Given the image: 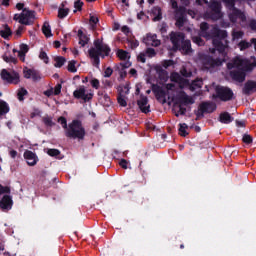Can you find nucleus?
<instances>
[{
	"label": "nucleus",
	"instance_id": "57",
	"mask_svg": "<svg viewBox=\"0 0 256 256\" xmlns=\"http://www.w3.org/2000/svg\"><path fill=\"white\" fill-rule=\"evenodd\" d=\"M74 7L75 9H77L78 11H81V9H83V2L81 0H77L74 2Z\"/></svg>",
	"mask_w": 256,
	"mask_h": 256
},
{
	"label": "nucleus",
	"instance_id": "60",
	"mask_svg": "<svg viewBox=\"0 0 256 256\" xmlns=\"http://www.w3.org/2000/svg\"><path fill=\"white\" fill-rule=\"evenodd\" d=\"M121 31L124 33V35H129V33H131V29L127 25L122 26Z\"/></svg>",
	"mask_w": 256,
	"mask_h": 256
},
{
	"label": "nucleus",
	"instance_id": "23",
	"mask_svg": "<svg viewBox=\"0 0 256 256\" xmlns=\"http://www.w3.org/2000/svg\"><path fill=\"white\" fill-rule=\"evenodd\" d=\"M178 104L180 105H193L195 101L191 96L189 95H183V92H181L177 97Z\"/></svg>",
	"mask_w": 256,
	"mask_h": 256
},
{
	"label": "nucleus",
	"instance_id": "40",
	"mask_svg": "<svg viewBox=\"0 0 256 256\" xmlns=\"http://www.w3.org/2000/svg\"><path fill=\"white\" fill-rule=\"evenodd\" d=\"M29 92L25 88H20L17 93V97L19 101H25V95H27Z\"/></svg>",
	"mask_w": 256,
	"mask_h": 256
},
{
	"label": "nucleus",
	"instance_id": "4",
	"mask_svg": "<svg viewBox=\"0 0 256 256\" xmlns=\"http://www.w3.org/2000/svg\"><path fill=\"white\" fill-rule=\"evenodd\" d=\"M25 4L17 3L16 9L18 11H22L20 14H15L13 19L14 21H18L20 25H33L35 23V11L24 8Z\"/></svg>",
	"mask_w": 256,
	"mask_h": 256
},
{
	"label": "nucleus",
	"instance_id": "7",
	"mask_svg": "<svg viewBox=\"0 0 256 256\" xmlns=\"http://www.w3.org/2000/svg\"><path fill=\"white\" fill-rule=\"evenodd\" d=\"M210 11L206 12V17L212 19V21H219L223 17L221 13V3L219 1H212L209 5Z\"/></svg>",
	"mask_w": 256,
	"mask_h": 256
},
{
	"label": "nucleus",
	"instance_id": "54",
	"mask_svg": "<svg viewBox=\"0 0 256 256\" xmlns=\"http://www.w3.org/2000/svg\"><path fill=\"white\" fill-rule=\"evenodd\" d=\"M146 55H148V57H155L157 55V52H155L154 48H147Z\"/></svg>",
	"mask_w": 256,
	"mask_h": 256
},
{
	"label": "nucleus",
	"instance_id": "36",
	"mask_svg": "<svg viewBox=\"0 0 256 256\" xmlns=\"http://www.w3.org/2000/svg\"><path fill=\"white\" fill-rule=\"evenodd\" d=\"M2 59H3V61H5V63H13V65H17V63H18L17 58L13 57L11 55L4 54L2 56Z\"/></svg>",
	"mask_w": 256,
	"mask_h": 256
},
{
	"label": "nucleus",
	"instance_id": "13",
	"mask_svg": "<svg viewBox=\"0 0 256 256\" xmlns=\"http://www.w3.org/2000/svg\"><path fill=\"white\" fill-rule=\"evenodd\" d=\"M229 75L232 81H236L237 83H243L245 81V78L247 77V74L245 73V70L243 68H236L234 70H231Z\"/></svg>",
	"mask_w": 256,
	"mask_h": 256
},
{
	"label": "nucleus",
	"instance_id": "14",
	"mask_svg": "<svg viewBox=\"0 0 256 256\" xmlns=\"http://www.w3.org/2000/svg\"><path fill=\"white\" fill-rule=\"evenodd\" d=\"M23 75L25 79H32V81L37 82L41 81V72L34 68H24Z\"/></svg>",
	"mask_w": 256,
	"mask_h": 256
},
{
	"label": "nucleus",
	"instance_id": "9",
	"mask_svg": "<svg viewBox=\"0 0 256 256\" xmlns=\"http://www.w3.org/2000/svg\"><path fill=\"white\" fill-rule=\"evenodd\" d=\"M73 97L74 99H82L84 103H89V101L93 99V94L87 93V89H85V86H80L73 92Z\"/></svg>",
	"mask_w": 256,
	"mask_h": 256
},
{
	"label": "nucleus",
	"instance_id": "29",
	"mask_svg": "<svg viewBox=\"0 0 256 256\" xmlns=\"http://www.w3.org/2000/svg\"><path fill=\"white\" fill-rule=\"evenodd\" d=\"M9 111H11L9 104L6 101L0 99V117L7 115Z\"/></svg>",
	"mask_w": 256,
	"mask_h": 256
},
{
	"label": "nucleus",
	"instance_id": "39",
	"mask_svg": "<svg viewBox=\"0 0 256 256\" xmlns=\"http://www.w3.org/2000/svg\"><path fill=\"white\" fill-rule=\"evenodd\" d=\"M69 15V8H59L58 9V18L65 19Z\"/></svg>",
	"mask_w": 256,
	"mask_h": 256
},
{
	"label": "nucleus",
	"instance_id": "44",
	"mask_svg": "<svg viewBox=\"0 0 256 256\" xmlns=\"http://www.w3.org/2000/svg\"><path fill=\"white\" fill-rule=\"evenodd\" d=\"M192 41L199 47H202V45H205V41H203V39L200 36H193Z\"/></svg>",
	"mask_w": 256,
	"mask_h": 256
},
{
	"label": "nucleus",
	"instance_id": "45",
	"mask_svg": "<svg viewBox=\"0 0 256 256\" xmlns=\"http://www.w3.org/2000/svg\"><path fill=\"white\" fill-rule=\"evenodd\" d=\"M244 35H245V33H243V31H234V32H232V39H233V41H235L237 39H243Z\"/></svg>",
	"mask_w": 256,
	"mask_h": 256
},
{
	"label": "nucleus",
	"instance_id": "22",
	"mask_svg": "<svg viewBox=\"0 0 256 256\" xmlns=\"http://www.w3.org/2000/svg\"><path fill=\"white\" fill-rule=\"evenodd\" d=\"M152 92L154 93L156 99H165L167 93L163 90V87L158 84H152Z\"/></svg>",
	"mask_w": 256,
	"mask_h": 256
},
{
	"label": "nucleus",
	"instance_id": "16",
	"mask_svg": "<svg viewBox=\"0 0 256 256\" xmlns=\"http://www.w3.org/2000/svg\"><path fill=\"white\" fill-rule=\"evenodd\" d=\"M253 93H256V81L248 80L244 83L242 94L249 97V95H253Z\"/></svg>",
	"mask_w": 256,
	"mask_h": 256
},
{
	"label": "nucleus",
	"instance_id": "25",
	"mask_svg": "<svg viewBox=\"0 0 256 256\" xmlns=\"http://www.w3.org/2000/svg\"><path fill=\"white\" fill-rule=\"evenodd\" d=\"M218 120L224 125H229V123H233V117L231 116V114H229V112L220 113Z\"/></svg>",
	"mask_w": 256,
	"mask_h": 256
},
{
	"label": "nucleus",
	"instance_id": "64",
	"mask_svg": "<svg viewBox=\"0 0 256 256\" xmlns=\"http://www.w3.org/2000/svg\"><path fill=\"white\" fill-rule=\"evenodd\" d=\"M249 27L252 31L256 32V20H251L249 23Z\"/></svg>",
	"mask_w": 256,
	"mask_h": 256
},
{
	"label": "nucleus",
	"instance_id": "27",
	"mask_svg": "<svg viewBox=\"0 0 256 256\" xmlns=\"http://www.w3.org/2000/svg\"><path fill=\"white\" fill-rule=\"evenodd\" d=\"M158 79L164 83L169 79V73L161 67L156 68Z\"/></svg>",
	"mask_w": 256,
	"mask_h": 256
},
{
	"label": "nucleus",
	"instance_id": "56",
	"mask_svg": "<svg viewBox=\"0 0 256 256\" xmlns=\"http://www.w3.org/2000/svg\"><path fill=\"white\" fill-rule=\"evenodd\" d=\"M31 119L35 118V117H41V110H39L38 108H35L34 111L30 114Z\"/></svg>",
	"mask_w": 256,
	"mask_h": 256
},
{
	"label": "nucleus",
	"instance_id": "37",
	"mask_svg": "<svg viewBox=\"0 0 256 256\" xmlns=\"http://www.w3.org/2000/svg\"><path fill=\"white\" fill-rule=\"evenodd\" d=\"M238 47L240 51H245L251 47V42H247V40H242L238 43Z\"/></svg>",
	"mask_w": 256,
	"mask_h": 256
},
{
	"label": "nucleus",
	"instance_id": "20",
	"mask_svg": "<svg viewBox=\"0 0 256 256\" xmlns=\"http://www.w3.org/2000/svg\"><path fill=\"white\" fill-rule=\"evenodd\" d=\"M125 95H129V87L124 86L119 89V94L117 96V101L120 107H127V100H125Z\"/></svg>",
	"mask_w": 256,
	"mask_h": 256
},
{
	"label": "nucleus",
	"instance_id": "63",
	"mask_svg": "<svg viewBox=\"0 0 256 256\" xmlns=\"http://www.w3.org/2000/svg\"><path fill=\"white\" fill-rule=\"evenodd\" d=\"M138 61H140V63H145L147 61V58H145V54L144 53H140L137 57Z\"/></svg>",
	"mask_w": 256,
	"mask_h": 256
},
{
	"label": "nucleus",
	"instance_id": "26",
	"mask_svg": "<svg viewBox=\"0 0 256 256\" xmlns=\"http://www.w3.org/2000/svg\"><path fill=\"white\" fill-rule=\"evenodd\" d=\"M151 13L153 15L152 21L157 22V21H161V19H163V12L161 11V7L154 6L151 10Z\"/></svg>",
	"mask_w": 256,
	"mask_h": 256
},
{
	"label": "nucleus",
	"instance_id": "33",
	"mask_svg": "<svg viewBox=\"0 0 256 256\" xmlns=\"http://www.w3.org/2000/svg\"><path fill=\"white\" fill-rule=\"evenodd\" d=\"M170 81H172V83H181L183 82V77L178 72H172L170 75Z\"/></svg>",
	"mask_w": 256,
	"mask_h": 256
},
{
	"label": "nucleus",
	"instance_id": "5",
	"mask_svg": "<svg viewBox=\"0 0 256 256\" xmlns=\"http://www.w3.org/2000/svg\"><path fill=\"white\" fill-rule=\"evenodd\" d=\"M215 95H213V99H220V101H233L235 97V93H233V90L229 87L225 86H217L215 88Z\"/></svg>",
	"mask_w": 256,
	"mask_h": 256
},
{
	"label": "nucleus",
	"instance_id": "58",
	"mask_svg": "<svg viewBox=\"0 0 256 256\" xmlns=\"http://www.w3.org/2000/svg\"><path fill=\"white\" fill-rule=\"evenodd\" d=\"M113 75V68L107 67L104 71V77H111Z\"/></svg>",
	"mask_w": 256,
	"mask_h": 256
},
{
	"label": "nucleus",
	"instance_id": "28",
	"mask_svg": "<svg viewBox=\"0 0 256 256\" xmlns=\"http://www.w3.org/2000/svg\"><path fill=\"white\" fill-rule=\"evenodd\" d=\"M78 39H79V45L81 47H85L89 43V38L86 36L85 33H83V30L79 29L78 30Z\"/></svg>",
	"mask_w": 256,
	"mask_h": 256
},
{
	"label": "nucleus",
	"instance_id": "3",
	"mask_svg": "<svg viewBox=\"0 0 256 256\" xmlns=\"http://www.w3.org/2000/svg\"><path fill=\"white\" fill-rule=\"evenodd\" d=\"M85 135H87V132L85 131V127H83V122L79 119L72 120V122L68 124L67 130H65V136L68 139L83 141Z\"/></svg>",
	"mask_w": 256,
	"mask_h": 256
},
{
	"label": "nucleus",
	"instance_id": "43",
	"mask_svg": "<svg viewBox=\"0 0 256 256\" xmlns=\"http://www.w3.org/2000/svg\"><path fill=\"white\" fill-rule=\"evenodd\" d=\"M242 141L243 143H245V145H251V143H253V136L249 134H244L242 137Z\"/></svg>",
	"mask_w": 256,
	"mask_h": 256
},
{
	"label": "nucleus",
	"instance_id": "35",
	"mask_svg": "<svg viewBox=\"0 0 256 256\" xmlns=\"http://www.w3.org/2000/svg\"><path fill=\"white\" fill-rule=\"evenodd\" d=\"M54 67H57L58 69H61L63 65H65V62L67 61L65 57L63 56H57L55 59Z\"/></svg>",
	"mask_w": 256,
	"mask_h": 256
},
{
	"label": "nucleus",
	"instance_id": "18",
	"mask_svg": "<svg viewBox=\"0 0 256 256\" xmlns=\"http://www.w3.org/2000/svg\"><path fill=\"white\" fill-rule=\"evenodd\" d=\"M223 61H225V59H215L212 56H206L204 58V65L205 67H221L223 65Z\"/></svg>",
	"mask_w": 256,
	"mask_h": 256
},
{
	"label": "nucleus",
	"instance_id": "46",
	"mask_svg": "<svg viewBox=\"0 0 256 256\" xmlns=\"http://www.w3.org/2000/svg\"><path fill=\"white\" fill-rule=\"evenodd\" d=\"M193 89H201L203 87V79H196L192 82Z\"/></svg>",
	"mask_w": 256,
	"mask_h": 256
},
{
	"label": "nucleus",
	"instance_id": "11",
	"mask_svg": "<svg viewBox=\"0 0 256 256\" xmlns=\"http://www.w3.org/2000/svg\"><path fill=\"white\" fill-rule=\"evenodd\" d=\"M174 19L176 21V27L180 31H183V25H185V8L183 6H180L179 9L175 10Z\"/></svg>",
	"mask_w": 256,
	"mask_h": 256
},
{
	"label": "nucleus",
	"instance_id": "12",
	"mask_svg": "<svg viewBox=\"0 0 256 256\" xmlns=\"http://www.w3.org/2000/svg\"><path fill=\"white\" fill-rule=\"evenodd\" d=\"M228 17L231 23H237V19H240L242 22L247 21V16H245V13H243L241 10L237 9L235 6L233 8H229Z\"/></svg>",
	"mask_w": 256,
	"mask_h": 256
},
{
	"label": "nucleus",
	"instance_id": "62",
	"mask_svg": "<svg viewBox=\"0 0 256 256\" xmlns=\"http://www.w3.org/2000/svg\"><path fill=\"white\" fill-rule=\"evenodd\" d=\"M129 43H130L131 49H137V46L139 45L138 40H130Z\"/></svg>",
	"mask_w": 256,
	"mask_h": 256
},
{
	"label": "nucleus",
	"instance_id": "15",
	"mask_svg": "<svg viewBox=\"0 0 256 256\" xmlns=\"http://www.w3.org/2000/svg\"><path fill=\"white\" fill-rule=\"evenodd\" d=\"M137 105L142 113H151V106L149 105V98H147V96L141 94Z\"/></svg>",
	"mask_w": 256,
	"mask_h": 256
},
{
	"label": "nucleus",
	"instance_id": "6",
	"mask_svg": "<svg viewBox=\"0 0 256 256\" xmlns=\"http://www.w3.org/2000/svg\"><path fill=\"white\" fill-rule=\"evenodd\" d=\"M217 111V105L213 102H202L199 105V108L197 111H195L196 115V121H199V119H203L205 117V113H213Z\"/></svg>",
	"mask_w": 256,
	"mask_h": 256
},
{
	"label": "nucleus",
	"instance_id": "10",
	"mask_svg": "<svg viewBox=\"0 0 256 256\" xmlns=\"http://www.w3.org/2000/svg\"><path fill=\"white\" fill-rule=\"evenodd\" d=\"M185 39V34L183 32H171L170 33V41L173 45L174 50L181 49V44Z\"/></svg>",
	"mask_w": 256,
	"mask_h": 256
},
{
	"label": "nucleus",
	"instance_id": "1",
	"mask_svg": "<svg viewBox=\"0 0 256 256\" xmlns=\"http://www.w3.org/2000/svg\"><path fill=\"white\" fill-rule=\"evenodd\" d=\"M200 35L205 39H212L214 48L210 49L211 53L218 51L220 55L225 57V49L229 47L227 39V30H221L217 26H209V23L202 22L200 24Z\"/></svg>",
	"mask_w": 256,
	"mask_h": 256
},
{
	"label": "nucleus",
	"instance_id": "8",
	"mask_svg": "<svg viewBox=\"0 0 256 256\" xmlns=\"http://www.w3.org/2000/svg\"><path fill=\"white\" fill-rule=\"evenodd\" d=\"M1 79H3V81H6V83H10L13 85H17L19 84V81H21L20 76L17 72H9L7 71V69H3L1 71Z\"/></svg>",
	"mask_w": 256,
	"mask_h": 256
},
{
	"label": "nucleus",
	"instance_id": "59",
	"mask_svg": "<svg viewBox=\"0 0 256 256\" xmlns=\"http://www.w3.org/2000/svg\"><path fill=\"white\" fill-rule=\"evenodd\" d=\"M62 85L61 84H57L55 87H54V95H61V89H62Z\"/></svg>",
	"mask_w": 256,
	"mask_h": 256
},
{
	"label": "nucleus",
	"instance_id": "32",
	"mask_svg": "<svg viewBox=\"0 0 256 256\" xmlns=\"http://www.w3.org/2000/svg\"><path fill=\"white\" fill-rule=\"evenodd\" d=\"M42 33L45 35V37H53V33H51V25H49V22H44L42 26Z\"/></svg>",
	"mask_w": 256,
	"mask_h": 256
},
{
	"label": "nucleus",
	"instance_id": "52",
	"mask_svg": "<svg viewBox=\"0 0 256 256\" xmlns=\"http://www.w3.org/2000/svg\"><path fill=\"white\" fill-rule=\"evenodd\" d=\"M180 74L182 75V77H191L192 75L191 71H188L185 67L181 68Z\"/></svg>",
	"mask_w": 256,
	"mask_h": 256
},
{
	"label": "nucleus",
	"instance_id": "17",
	"mask_svg": "<svg viewBox=\"0 0 256 256\" xmlns=\"http://www.w3.org/2000/svg\"><path fill=\"white\" fill-rule=\"evenodd\" d=\"M24 159L27 161V165L30 167H35L36 163H39V157L31 150H26L24 152Z\"/></svg>",
	"mask_w": 256,
	"mask_h": 256
},
{
	"label": "nucleus",
	"instance_id": "49",
	"mask_svg": "<svg viewBox=\"0 0 256 256\" xmlns=\"http://www.w3.org/2000/svg\"><path fill=\"white\" fill-rule=\"evenodd\" d=\"M47 154L50 157H57L58 155L61 154V152L59 150H57V149H48Z\"/></svg>",
	"mask_w": 256,
	"mask_h": 256
},
{
	"label": "nucleus",
	"instance_id": "24",
	"mask_svg": "<svg viewBox=\"0 0 256 256\" xmlns=\"http://www.w3.org/2000/svg\"><path fill=\"white\" fill-rule=\"evenodd\" d=\"M182 51L183 55H189V53H193V48L191 47V40H183L182 44L179 48Z\"/></svg>",
	"mask_w": 256,
	"mask_h": 256
},
{
	"label": "nucleus",
	"instance_id": "38",
	"mask_svg": "<svg viewBox=\"0 0 256 256\" xmlns=\"http://www.w3.org/2000/svg\"><path fill=\"white\" fill-rule=\"evenodd\" d=\"M129 53L123 49H119L117 51V57L121 60V61H127V57H128Z\"/></svg>",
	"mask_w": 256,
	"mask_h": 256
},
{
	"label": "nucleus",
	"instance_id": "21",
	"mask_svg": "<svg viewBox=\"0 0 256 256\" xmlns=\"http://www.w3.org/2000/svg\"><path fill=\"white\" fill-rule=\"evenodd\" d=\"M13 53H18V57L22 63H25V55L29 53V46L27 44H20V50L13 49Z\"/></svg>",
	"mask_w": 256,
	"mask_h": 256
},
{
	"label": "nucleus",
	"instance_id": "55",
	"mask_svg": "<svg viewBox=\"0 0 256 256\" xmlns=\"http://www.w3.org/2000/svg\"><path fill=\"white\" fill-rule=\"evenodd\" d=\"M90 83H91L93 89H99V86H100L99 79L94 78V79L91 80Z\"/></svg>",
	"mask_w": 256,
	"mask_h": 256
},
{
	"label": "nucleus",
	"instance_id": "48",
	"mask_svg": "<svg viewBox=\"0 0 256 256\" xmlns=\"http://www.w3.org/2000/svg\"><path fill=\"white\" fill-rule=\"evenodd\" d=\"M39 58L44 61V63H49V56H47V52L41 51L39 54Z\"/></svg>",
	"mask_w": 256,
	"mask_h": 256
},
{
	"label": "nucleus",
	"instance_id": "42",
	"mask_svg": "<svg viewBox=\"0 0 256 256\" xmlns=\"http://www.w3.org/2000/svg\"><path fill=\"white\" fill-rule=\"evenodd\" d=\"M42 121L46 127H54L55 122H53V118L46 116L42 118Z\"/></svg>",
	"mask_w": 256,
	"mask_h": 256
},
{
	"label": "nucleus",
	"instance_id": "53",
	"mask_svg": "<svg viewBox=\"0 0 256 256\" xmlns=\"http://www.w3.org/2000/svg\"><path fill=\"white\" fill-rule=\"evenodd\" d=\"M174 64H175V62H173V60H164L162 63V66L165 69H169V67H172V65H174Z\"/></svg>",
	"mask_w": 256,
	"mask_h": 256
},
{
	"label": "nucleus",
	"instance_id": "2",
	"mask_svg": "<svg viewBox=\"0 0 256 256\" xmlns=\"http://www.w3.org/2000/svg\"><path fill=\"white\" fill-rule=\"evenodd\" d=\"M111 53V47L107 44H103L102 41L99 39H96L94 41V47L90 48L88 50V54L90 59L93 60L94 67H99L101 60L99 57H102V59H105V57H109Z\"/></svg>",
	"mask_w": 256,
	"mask_h": 256
},
{
	"label": "nucleus",
	"instance_id": "30",
	"mask_svg": "<svg viewBox=\"0 0 256 256\" xmlns=\"http://www.w3.org/2000/svg\"><path fill=\"white\" fill-rule=\"evenodd\" d=\"M147 41H152V47H159L161 45V40L157 39V34H148Z\"/></svg>",
	"mask_w": 256,
	"mask_h": 256
},
{
	"label": "nucleus",
	"instance_id": "47",
	"mask_svg": "<svg viewBox=\"0 0 256 256\" xmlns=\"http://www.w3.org/2000/svg\"><path fill=\"white\" fill-rule=\"evenodd\" d=\"M58 123H60L63 127V129H65V131H67V129H69V126L67 125V118L60 116L58 118Z\"/></svg>",
	"mask_w": 256,
	"mask_h": 256
},
{
	"label": "nucleus",
	"instance_id": "41",
	"mask_svg": "<svg viewBox=\"0 0 256 256\" xmlns=\"http://www.w3.org/2000/svg\"><path fill=\"white\" fill-rule=\"evenodd\" d=\"M75 65H77V61L75 60H71L68 63L67 70L69 71V73H77V67H75Z\"/></svg>",
	"mask_w": 256,
	"mask_h": 256
},
{
	"label": "nucleus",
	"instance_id": "31",
	"mask_svg": "<svg viewBox=\"0 0 256 256\" xmlns=\"http://www.w3.org/2000/svg\"><path fill=\"white\" fill-rule=\"evenodd\" d=\"M0 35L3 39H9L11 35H13V32L11 31V28L9 25H5L3 30H0Z\"/></svg>",
	"mask_w": 256,
	"mask_h": 256
},
{
	"label": "nucleus",
	"instance_id": "19",
	"mask_svg": "<svg viewBox=\"0 0 256 256\" xmlns=\"http://www.w3.org/2000/svg\"><path fill=\"white\" fill-rule=\"evenodd\" d=\"M13 207V199L9 195H4L0 200V209L2 211H11Z\"/></svg>",
	"mask_w": 256,
	"mask_h": 256
},
{
	"label": "nucleus",
	"instance_id": "51",
	"mask_svg": "<svg viewBox=\"0 0 256 256\" xmlns=\"http://www.w3.org/2000/svg\"><path fill=\"white\" fill-rule=\"evenodd\" d=\"M227 9H233L235 7V0H223Z\"/></svg>",
	"mask_w": 256,
	"mask_h": 256
},
{
	"label": "nucleus",
	"instance_id": "34",
	"mask_svg": "<svg viewBox=\"0 0 256 256\" xmlns=\"http://www.w3.org/2000/svg\"><path fill=\"white\" fill-rule=\"evenodd\" d=\"M189 126H187L185 123H180L178 128V133L181 137H187L189 133H187V129Z\"/></svg>",
	"mask_w": 256,
	"mask_h": 256
},
{
	"label": "nucleus",
	"instance_id": "61",
	"mask_svg": "<svg viewBox=\"0 0 256 256\" xmlns=\"http://www.w3.org/2000/svg\"><path fill=\"white\" fill-rule=\"evenodd\" d=\"M180 115H185L187 113V108L183 107V104H178Z\"/></svg>",
	"mask_w": 256,
	"mask_h": 256
},
{
	"label": "nucleus",
	"instance_id": "50",
	"mask_svg": "<svg viewBox=\"0 0 256 256\" xmlns=\"http://www.w3.org/2000/svg\"><path fill=\"white\" fill-rule=\"evenodd\" d=\"M4 193H11V188L9 186H3L0 184V195H4Z\"/></svg>",
	"mask_w": 256,
	"mask_h": 256
}]
</instances>
